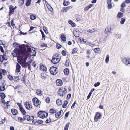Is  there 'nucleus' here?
I'll return each mask as SVG.
<instances>
[{"label":"nucleus","mask_w":130,"mask_h":130,"mask_svg":"<svg viewBox=\"0 0 130 130\" xmlns=\"http://www.w3.org/2000/svg\"><path fill=\"white\" fill-rule=\"evenodd\" d=\"M126 6V5L124 3H123L121 5V8H124Z\"/></svg>","instance_id":"64"},{"label":"nucleus","mask_w":130,"mask_h":130,"mask_svg":"<svg viewBox=\"0 0 130 130\" xmlns=\"http://www.w3.org/2000/svg\"><path fill=\"white\" fill-rule=\"evenodd\" d=\"M71 96V94L69 93L68 94L67 96L66 99L67 100H69Z\"/></svg>","instance_id":"59"},{"label":"nucleus","mask_w":130,"mask_h":130,"mask_svg":"<svg viewBox=\"0 0 130 130\" xmlns=\"http://www.w3.org/2000/svg\"><path fill=\"white\" fill-rule=\"evenodd\" d=\"M125 21L126 19L124 17L121 18L120 21V23L122 25L124 24Z\"/></svg>","instance_id":"31"},{"label":"nucleus","mask_w":130,"mask_h":130,"mask_svg":"<svg viewBox=\"0 0 130 130\" xmlns=\"http://www.w3.org/2000/svg\"><path fill=\"white\" fill-rule=\"evenodd\" d=\"M30 18L31 20H33L36 19V16L35 15L32 14L30 15Z\"/></svg>","instance_id":"34"},{"label":"nucleus","mask_w":130,"mask_h":130,"mask_svg":"<svg viewBox=\"0 0 130 130\" xmlns=\"http://www.w3.org/2000/svg\"><path fill=\"white\" fill-rule=\"evenodd\" d=\"M11 112L13 114L15 115L18 114V111L17 110L15 109H12L11 110Z\"/></svg>","instance_id":"19"},{"label":"nucleus","mask_w":130,"mask_h":130,"mask_svg":"<svg viewBox=\"0 0 130 130\" xmlns=\"http://www.w3.org/2000/svg\"><path fill=\"white\" fill-rule=\"evenodd\" d=\"M69 70L68 68H65L64 70V74L68 75L69 74Z\"/></svg>","instance_id":"22"},{"label":"nucleus","mask_w":130,"mask_h":130,"mask_svg":"<svg viewBox=\"0 0 130 130\" xmlns=\"http://www.w3.org/2000/svg\"><path fill=\"white\" fill-rule=\"evenodd\" d=\"M43 114V111H39L38 112V116L40 117H41V115Z\"/></svg>","instance_id":"47"},{"label":"nucleus","mask_w":130,"mask_h":130,"mask_svg":"<svg viewBox=\"0 0 130 130\" xmlns=\"http://www.w3.org/2000/svg\"><path fill=\"white\" fill-rule=\"evenodd\" d=\"M72 8V7L71 6L67 7H63V10H61V11L63 12L65 11L67 12V10H68L69 9H71Z\"/></svg>","instance_id":"15"},{"label":"nucleus","mask_w":130,"mask_h":130,"mask_svg":"<svg viewBox=\"0 0 130 130\" xmlns=\"http://www.w3.org/2000/svg\"><path fill=\"white\" fill-rule=\"evenodd\" d=\"M36 92L38 95L41 96L43 94L42 91L40 89H38L36 91Z\"/></svg>","instance_id":"18"},{"label":"nucleus","mask_w":130,"mask_h":130,"mask_svg":"<svg viewBox=\"0 0 130 130\" xmlns=\"http://www.w3.org/2000/svg\"><path fill=\"white\" fill-rule=\"evenodd\" d=\"M1 73H2V74L5 75V74L6 73V71L5 70L2 69Z\"/></svg>","instance_id":"52"},{"label":"nucleus","mask_w":130,"mask_h":130,"mask_svg":"<svg viewBox=\"0 0 130 130\" xmlns=\"http://www.w3.org/2000/svg\"><path fill=\"white\" fill-rule=\"evenodd\" d=\"M100 49L98 48H95L94 49V51L96 53H99Z\"/></svg>","instance_id":"44"},{"label":"nucleus","mask_w":130,"mask_h":130,"mask_svg":"<svg viewBox=\"0 0 130 130\" xmlns=\"http://www.w3.org/2000/svg\"><path fill=\"white\" fill-rule=\"evenodd\" d=\"M10 102L9 101H7L6 102V106L5 107V108L6 109H7L8 108L9 103Z\"/></svg>","instance_id":"48"},{"label":"nucleus","mask_w":130,"mask_h":130,"mask_svg":"<svg viewBox=\"0 0 130 130\" xmlns=\"http://www.w3.org/2000/svg\"><path fill=\"white\" fill-rule=\"evenodd\" d=\"M102 115L99 112H96L95 115L94 117V119L95 120H98L99 119L101 116Z\"/></svg>","instance_id":"11"},{"label":"nucleus","mask_w":130,"mask_h":130,"mask_svg":"<svg viewBox=\"0 0 130 130\" xmlns=\"http://www.w3.org/2000/svg\"><path fill=\"white\" fill-rule=\"evenodd\" d=\"M92 4H91L87 6L84 9V10L86 11L88 10L90 8L93 6Z\"/></svg>","instance_id":"24"},{"label":"nucleus","mask_w":130,"mask_h":130,"mask_svg":"<svg viewBox=\"0 0 130 130\" xmlns=\"http://www.w3.org/2000/svg\"><path fill=\"white\" fill-rule=\"evenodd\" d=\"M18 120L20 122H22L23 121V119L21 117H18Z\"/></svg>","instance_id":"58"},{"label":"nucleus","mask_w":130,"mask_h":130,"mask_svg":"<svg viewBox=\"0 0 130 130\" xmlns=\"http://www.w3.org/2000/svg\"><path fill=\"white\" fill-rule=\"evenodd\" d=\"M31 0H27L25 4L28 7L31 4Z\"/></svg>","instance_id":"27"},{"label":"nucleus","mask_w":130,"mask_h":130,"mask_svg":"<svg viewBox=\"0 0 130 130\" xmlns=\"http://www.w3.org/2000/svg\"><path fill=\"white\" fill-rule=\"evenodd\" d=\"M100 84V83L99 82H97L95 83L94 84V86L95 87H97Z\"/></svg>","instance_id":"61"},{"label":"nucleus","mask_w":130,"mask_h":130,"mask_svg":"<svg viewBox=\"0 0 130 130\" xmlns=\"http://www.w3.org/2000/svg\"><path fill=\"white\" fill-rule=\"evenodd\" d=\"M49 71L51 74L53 75H56L58 72L57 68L54 66L50 67Z\"/></svg>","instance_id":"4"},{"label":"nucleus","mask_w":130,"mask_h":130,"mask_svg":"<svg viewBox=\"0 0 130 130\" xmlns=\"http://www.w3.org/2000/svg\"><path fill=\"white\" fill-rule=\"evenodd\" d=\"M65 65L66 66H69V63L68 61V60L66 59L65 62Z\"/></svg>","instance_id":"63"},{"label":"nucleus","mask_w":130,"mask_h":130,"mask_svg":"<svg viewBox=\"0 0 130 130\" xmlns=\"http://www.w3.org/2000/svg\"><path fill=\"white\" fill-rule=\"evenodd\" d=\"M60 38L62 40L63 42H65L66 40V37L63 34H62Z\"/></svg>","instance_id":"20"},{"label":"nucleus","mask_w":130,"mask_h":130,"mask_svg":"<svg viewBox=\"0 0 130 130\" xmlns=\"http://www.w3.org/2000/svg\"><path fill=\"white\" fill-rule=\"evenodd\" d=\"M19 109L20 111L23 115H24L26 114V112L25 111L22 106L20 107L19 108Z\"/></svg>","instance_id":"14"},{"label":"nucleus","mask_w":130,"mask_h":130,"mask_svg":"<svg viewBox=\"0 0 130 130\" xmlns=\"http://www.w3.org/2000/svg\"><path fill=\"white\" fill-rule=\"evenodd\" d=\"M68 103V102L67 100H65L64 101V103L62 106L63 108H66L67 107V105Z\"/></svg>","instance_id":"28"},{"label":"nucleus","mask_w":130,"mask_h":130,"mask_svg":"<svg viewBox=\"0 0 130 130\" xmlns=\"http://www.w3.org/2000/svg\"><path fill=\"white\" fill-rule=\"evenodd\" d=\"M24 105L26 108L28 110H30L31 108H32L31 105H30V104L29 102L26 101L24 103Z\"/></svg>","instance_id":"8"},{"label":"nucleus","mask_w":130,"mask_h":130,"mask_svg":"<svg viewBox=\"0 0 130 130\" xmlns=\"http://www.w3.org/2000/svg\"><path fill=\"white\" fill-rule=\"evenodd\" d=\"M115 37L117 38L118 39L119 38V39L121 38V34H115Z\"/></svg>","instance_id":"41"},{"label":"nucleus","mask_w":130,"mask_h":130,"mask_svg":"<svg viewBox=\"0 0 130 130\" xmlns=\"http://www.w3.org/2000/svg\"><path fill=\"white\" fill-rule=\"evenodd\" d=\"M31 56V55H27V56H25L24 55H23V56H20V58L22 62H19L18 61L19 63L23 67L27 68V67L29 66L31 63V62H26V61L28 58H30Z\"/></svg>","instance_id":"2"},{"label":"nucleus","mask_w":130,"mask_h":130,"mask_svg":"<svg viewBox=\"0 0 130 130\" xmlns=\"http://www.w3.org/2000/svg\"><path fill=\"white\" fill-rule=\"evenodd\" d=\"M70 3L69 1L64 0L63 4L64 6H67Z\"/></svg>","instance_id":"30"},{"label":"nucleus","mask_w":130,"mask_h":130,"mask_svg":"<svg viewBox=\"0 0 130 130\" xmlns=\"http://www.w3.org/2000/svg\"><path fill=\"white\" fill-rule=\"evenodd\" d=\"M33 103L34 106L37 107L40 104L39 100L36 97H35L32 99Z\"/></svg>","instance_id":"6"},{"label":"nucleus","mask_w":130,"mask_h":130,"mask_svg":"<svg viewBox=\"0 0 130 130\" xmlns=\"http://www.w3.org/2000/svg\"><path fill=\"white\" fill-rule=\"evenodd\" d=\"M69 111H68L67 112L65 115V117L64 118L66 119V117H68L69 114Z\"/></svg>","instance_id":"60"},{"label":"nucleus","mask_w":130,"mask_h":130,"mask_svg":"<svg viewBox=\"0 0 130 130\" xmlns=\"http://www.w3.org/2000/svg\"><path fill=\"white\" fill-rule=\"evenodd\" d=\"M13 6L11 5L9 6V12L8 13V15L9 17L14 12V10L13 9Z\"/></svg>","instance_id":"7"},{"label":"nucleus","mask_w":130,"mask_h":130,"mask_svg":"<svg viewBox=\"0 0 130 130\" xmlns=\"http://www.w3.org/2000/svg\"><path fill=\"white\" fill-rule=\"evenodd\" d=\"M63 89V87H61L58 90V93L59 95L60 96H61V92L62 90Z\"/></svg>","instance_id":"25"},{"label":"nucleus","mask_w":130,"mask_h":130,"mask_svg":"<svg viewBox=\"0 0 130 130\" xmlns=\"http://www.w3.org/2000/svg\"><path fill=\"white\" fill-rule=\"evenodd\" d=\"M40 69L42 70L43 71H47V68L44 65L42 64L40 65Z\"/></svg>","instance_id":"16"},{"label":"nucleus","mask_w":130,"mask_h":130,"mask_svg":"<svg viewBox=\"0 0 130 130\" xmlns=\"http://www.w3.org/2000/svg\"><path fill=\"white\" fill-rule=\"evenodd\" d=\"M25 117H26V120L28 121L30 120H32L34 119V116H31L28 115H25Z\"/></svg>","instance_id":"13"},{"label":"nucleus","mask_w":130,"mask_h":130,"mask_svg":"<svg viewBox=\"0 0 130 130\" xmlns=\"http://www.w3.org/2000/svg\"><path fill=\"white\" fill-rule=\"evenodd\" d=\"M43 29L44 32L46 34L48 33V31L47 29V28L46 27L44 26L43 27Z\"/></svg>","instance_id":"45"},{"label":"nucleus","mask_w":130,"mask_h":130,"mask_svg":"<svg viewBox=\"0 0 130 130\" xmlns=\"http://www.w3.org/2000/svg\"><path fill=\"white\" fill-rule=\"evenodd\" d=\"M68 22L69 24H70L72 27H74L75 26L76 24L72 20H70L68 21Z\"/></svg>","instance_id":"17"},{"label":"nucleus","mask_w":130,"mask_h":130,"mask_svg":"<svg viewBox=\"0 0 130 130\" xmlns=\"http://www.w3.org/2000/svg\"><path fill=\"white\" fill-rule=\"evenodd\" d=\"M70 124V122H68L67 123L64 127V130H68V127H69Z\"/></svg>","instance_id":"37"},{"label":"nucleus","mask_w":130,"mask_h":130,"mask_svg":"<svg viewBox=\"0 0 130 130\" xmlns=\"http://www.w3.org/2000/svg\"><path fill=\"white\" fill-rule=\"evenodd\" d=\"M20 47L22 50L21 52L20 56H23V55L25 56H27V55H31V53L32 51L28 45L22 44L20 45Z\"/></svg>","instance_id":"1"},{"label":"nucleus","mask_w":130,"mask_h":130,"mask_svg":"<svg viewBox=\"0 0 130 130\" xmlns=\"http://www.w3.org/2000/svg\"><path fill=\"white\" fill-rule=\"evenodd\" d=\"M95 30L94 29H89L88 31V32L90 33H92L95 31Z\"/></svg>","instance_id":"51"},{"label":"nucleus","mask_w":130,"mask_h":130,"mask_svg":"<svg viewBox=\"0 0 130 130\" xmlns=\"http://www.w3.org/2000/svg\"><path fill=\"white\" fill-rule=\"evenodd\" d=\"M123 14L122 13L119 12L117 14V17L119 18H120L123 16Z\"/></svg>","instance_id":"33"},{"label":"nucleus","mask_w":130,"mask_h":130,"mask_svg":"<svg viewBox=\"0 0 130 130\" xmlns=\"http://www.w3.org/2000/svg\"><path fill=\"white\" fill-rule=\"evenodd\" d=\"M50 98L49 97H47L45 99V101L46 103H48L50 102Z\"/></svg>","instance_id":"57"},{"label":"nucleus","mask_w":130,"mask_h":130,"mask_svg":"<svg viewBox=\"0 0 130 130\" xmlns=\"http://www.w3.org/2000/svg\"><path fill=\"white\" fill-rule=\"evenodd\" d=\"M41 76L42 79H45L46 78V75L43 73H41Z\"/></svg>","instance_id":"39"},{"label":"nucleus","mask_w":130,"mask_h":130,"mask_svg":"<svg viewBox=\"0 0 130 130\" xmlns=\"http://www.w3.org/2000/svg\"><path fill=\"white\" fill-rule=\"evenodd\" d=\"M40 32L41 33L42 35V39H44V40H45V35L44 32H43V31H42V30L41 29H40Z\"/></svg>","instance_id":"32"},{"label":"nucleus","mask_w":130,"mask_h":130,"mask_svg":"<svg viewBox=\"0 0 130 130\" xmlns=\"http://www.w3.org/2000/svg\"><path fill=\"white\" fill-rule=\"evenodd\" d=\"M62 93L61 94V96L62 97L63 96L65 95V93L67 92V89L64 88L62 90Z\"/></svg>","instance_id":"26"},{"label":"nucleus","mask_w":130,"mask_h":130,"mask_svg":"<svg viewBox=\"0 0 130 130\" xmlns=\"http://www.w3.org/2000/svg\"><path fill=\"white\" fill-rule=\"evenodd\" d=\"M108 9H111L112 7V5L111 3L108 4Z\"/></svg>","instance_id":"54"},{"label":"nucleus","mask_w":130,"mask_h":130,"mask_svg":"<svg viewBox=\"0 0 130 130\" xmlns=\"http://www.w3.org/2000/svg\"><path fill=\"white\" fill-rule=\"evenodd\" d=\"M109 59V56L108 55H107L105 60V62L108 63V62Z\"/></svg>","instance_id":"42"},{"label":"nucleus","mask_w":130,"mask_h":130,"mask_svg":"<svg viewBox=\"0 0 130 130\" xmlns=\"http://www.w3.org/2000/svg\"><path fill=\"white\" fill-rule=\"evenodd\" d=\"M25 0H20L18 2L19 5L20 6L22 5L24 3Z\"/></svg>","instance_id":"38"},{"label":"nucleus","mask_w":130,"mask_h":130,"mask_svg":"<svg viewBox=\"0 0 130 130\" xmlns=\"http://www.w3.org/2000/svg\"><path fill=\"white\" fill-rule=\"evenodd\" d=\"M43 118L45 117H47L48 116V113L46 112H43Z\"/></svg>","instance_id":"43"},{"label":"nucleus","mask_w":130,"mask_h":130,"mask_svg":"<svg viewBox=\"0 0 130 130\" xmlns=\"http://www.w3.org/2000/svg\"><path fill=\"white\" fill-rule=\"evenodd\" d=\"M21 68V66L18 63H17L16 65V69L15 73L17 72L18 73L20 72V69Z\"/></svg>","instance_id":"10"},{"label":"nucleus","mask_w":130,"mask_h":130,"mask_svg":"<svg viewBox=\"0 0 130 130\" xmlns=\"http://www.w3.org/2000/svg\"><path fill=\"white\" fill-rule=\"evenodd\" d=\"M41 46L42 47H46L47 46V44L45 43H43L41 45Z\"/></svg>","instance_id":"62"},{"label":"nucleus","mask_w":130,"mask_h":130,"mask_svg":"<svg viewBox=\"0 0 130 130\" xmlns=\"http://www.w3.org/2000/svg\"><path fill=\"white\" fill-rule=\"evenodd\" d=\"M0 97L2 99H4L5 98L6 95L4 93L1 92L0 93Z\"/></svg>","instance_id":"35"},{"label":"nucleus","mask_w":130,"mask_h":130,"mask_svg":"<svg viewBox=\"0 0 130 130\" xmlns=\"http://www.w3.org/2000/svg\"><path fill=\"white\" fill-rule=\"evenodd\" d=\"M115 28L114 25H111L108 26L105 29V32L106 34L110 33H111V31H112Z\"/></svg>","instance_id":"5"},{"label":"nucleus","mask_w":130,"mask_h":130,"mask_svg":"<svg viewBox=\"0 0 130 130\" xmlns=\"http://www.w3.org/2000/svg\"><path fill=\"white\" fill-rule=\"evenodd\" d=\"M14 78L15 81L18 82L19 80V76H14Z\"/></svg>","instance_id":"53"},{"label":"nucleus","mask_w":130,"mask_h":130,"mask_svg":"<svg viewBox=\"0 0 130 130\" xmlns=\"http://www.w3.org/2000/svg\"><path fill=\"white\" fill-rule=\"evenodd\" d=\"M59 54H56L54 55L51 60V62L54 64H56L58 63L60 61V58H59Z\"/></svg>","instance_id":"3"},{"label":"nucleus","mask_w":130,"mask_h":130,"mask_svg":"<svg viewBox=\"0 0 130 130\" xmlns=\"http://www.w3.org/2000/svg\"><path fill=\"white\" fill-rule=\"evenodd\" d=\"M56 83L57 85L58 86H61L63 84V82L62 80L60 79L57 80Z\"/></svg>","instance_id":"12"},{"label":"nucleus","mask_w":130,"mask_h":130,"mask_svg":"<svg viewBox=\"0 0 130 130\" xmlns=\"http://www.w3.org/2000/svg\"><path fill=\"white\" fill-rule=\"evenodd\" d=\"M61 53L62 55L63 56H66V55L67 54L66 52L64 50H63L61 52Z\"/></svg>","instance_id":"56"},{"label":"nucleus","mask_w":130,"mask_h":130,"mask_svg":"<svg viewBox=\"0 0 130 130\" xmlns=\"http://www.w3.org/2000/svg\"><path fill=\"white\" fill-rule=\"evenodd\" d=\"M56 110H55L53 108L50 109L49 111L50 113L51 114H54L56 113Z\"/></svg>","instance_id":"40"},{"label":"nucleus","mask_w":130,"mask_h":130,"mask_svg":"<svg viewBox=\"0 0 130 130\" xmlns=\"http://www.w3.org/2000/svg\"><path fill=\"white\" fill-rule=\"evenodd\" d=\"M62 101L59 99H58L56 100V103L57 105L59 106L62 104Z\"/></svg>","instance_id":"23"},{"label":"nucleus","mask_w":130,"mask_h":130,"mask_svg":"<svg viewBox=\"0 0 130 130\" xmlns=\"http://www.w3.org/2000/svg\"><path fill=\"white\" fill-rule=\"evenodd\" d=\"M13 45L14 47H20L21 45L16 42H14L13 44Z\"/></svg>","instance_id":"36"},{"label":"nucleus","mask_w":130,"mask_h":130,"mask_svg":"<svg viewBox=\"0 0 130 130\" xmlns=\"http://www.w3.org/2000/svg\"><path fill=\"white\" fill-rule=\"evenodd\" d=\"M51 119L50 118H49V119H47L45 121V122L47 123H49L51 122Z\"/></svg>","instance_id":"49"},{"label":"nucleus","mask_w":130,"mask_h":130,"mask_svg":"<svg viewBox=\"0 0 130 130\" xmlns=\"http://www.w3.org/2000/svg\"><path fill=\"white\" fill-rule=\"evenodd\" d=\"M62 45L59 44H57L56 46V48L59 49L62 47Z\"/></svg>","instance_id":"50"},{"label":"nucleus","mask_w":130,"mask_h":130,"mask_svg":"<svg viewBox=\"0 0 130 130\" xmlns=\"http://www.w3.org/2000/svg\"><path fill=\"white\" fill-rule=\"evenodd\" d=\"M8 78L9 79L10 81H12L13 80V76L10 75L8 76Z\"/></svg>","instance_id":"46"},{"label":"nucleus","mask_w":130,"mask_h":130,"mask_svg":"<svg viewBox=\"0 0 130 130\" xmlns=\"http://www.w3.org/2000/svg\"><path fill=\"white\" fill-rule=\"evenodd\" d=\"M129 60L130 59L127 58H124L123 59L122 61L123 63L125 64L126 65H127L130 64Z\"/></svg>","instance_id":"9"},{"label":"nucleus","mask_w":130,"mask_h":130,"mask_svg":"<svg viewBox=\"0 0 130 130\" xmlns=\"http://www.w3.org/2000/svg\"><path fill=\"white\" fill-rule=\"evenodd\" d=\"M62 111L63 112L62 110H61L59 112H57L55 114V117L56 118H58L60 116L61 114Z\"/></svg>","instance_id":"21"},{"label":"nucleus","mask_w":130,"mask_h":130,"mask_svg":"<svg viewBox=\"0 0 130 130\" xmlns=\"http://www.w3.org/2000/svg\"><path fill=\"white\" fill-rule=\"evenodd\" d=\"M77 48H75L73 49L72 52V54H74L75 53V52H77Z\"/></svg>","instance_id":"55"},{"label":"nucleus","mask_w":130,"mask_h":130,"mask_svg":"<svg viewBox=\"0 0 130 130\" xmlns=\"http://www.w3.org/2000/svg\"><path fill=\"white\" fill-rule=\"evenodd\" d=\"M5 86L4 84H2V86H0V90L1 91H4L5 90Z\"/></svg>","instance_id":"29"}]
</instances>
